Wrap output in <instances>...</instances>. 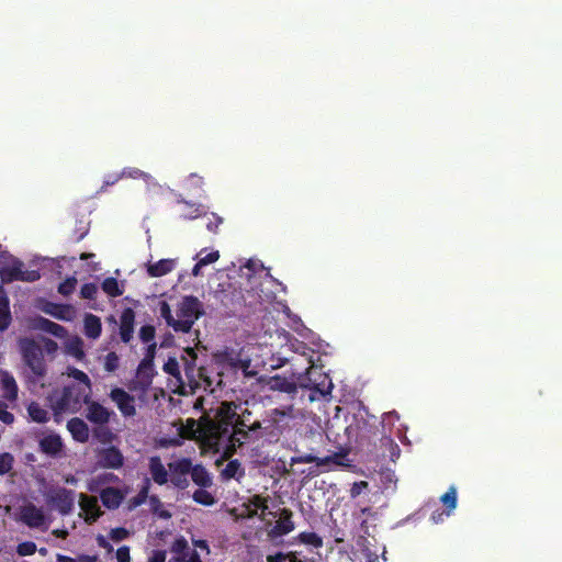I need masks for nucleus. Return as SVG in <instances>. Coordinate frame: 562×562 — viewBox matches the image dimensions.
<instances>
[{"instance_id":"f704fd0d","label":"nucleus","mask_w":562,"mask_h":562,"mask_svg":"<svg viewBox=\"0 0 562 562\" xmlns=\"http://www.w3.org/2000/svg\"><path fill=\"white\" fill-rule=\"evenodd\" d=\"M297 538L301 543L314 549L323 547V539L315 532H301Z\"/></svg>"},{"instance_id":"13d9d810","label":"nucleus","mask_w":562,"mask_h":562,"mask_svg":"<svg viewBox=\"0 0 562 562\" xmlns=\"http://www.w3.org/2000/svg\"><path fill=\"white\" fill-rule=\"evenodd\" d=\"M193 549H196L200 552V555L203 553L205 555L210 554V547L205 540H192Z\"/></svg>"},{"instance_id":"9b49d317","label":"nucleus","mask_w":562,"mask_h":562,"mask_svg":"<svg viewBox=\"0 0 562 562\" xmlns=\"http://www.w3.org/2000/svg\"><path fill=\"white\" fill-rule=\"evenodd\" d=\"M334 419H339L341 416L346 422H367L368 412L361 402H351L342 406H335Z\"/></svg>"},{"instance_id":"e433bc0d","label":"nucleus","mask_w":562,"mask_h":562,"mask_svg":"<svg viewBox=\"0 0 562 562\" xmlns=\"http://www.w3.org/2000/svg\"><path fill=\"white\" fill-rule=\"evenodd\" d=\"M68 375L83 384V386H81V389L85 390L86 394H88L90 392L91 381H90L89 376L83 371L76 369V368H71V369H69Z\"/></svg>"},{"instance_id":"2f4dec72","label":"nucleus","mask_w":562,"mask_h":562,"mask_svg":"<svg viewBox=\"0 0 562 562\" xmlns=\"http://www.w3.org/2000/svg\"><path fill=\"white\" fill-rule=\"evenodd\" d=\"M440 502L447 507L446 515L450 516L457 507V490L454 486L450 488L440 497Z\"/></svg>"},{"instance_id":"6e6d98bb","label":"nucleus","mask_w":562,"mask_h":562,"mask_svg":"<svg viewBox=\"0 0 562 562\" xmlns=\"http://www.w3.org/2000/svg\"><path fill=\"white\" fill-rule=\"evenodd\" d=\"M231 366L235 369H241L244 372V375H248L247 369L250 367V360L249 359H236L231 361Z\"/></svg>"},{"instance_id":"f3484780","label":"nucleus","mask_w":562,"mask_h":562,"mask_svg":"<svg viewBox=\"0 0 562 562\" xmlns=\"http://www.w3.org/2000/svg\"><path fill=\"white\" fill-rule=\"evenodd\" d=\"M294 528L295 526L292 520V512L286 508H283L281 509L280 516L271 530V535L274 537L284 536L293 531Z\"/></svg>"},{"instance_id":"c03bdc74","label":"nucleus","mask_w":562,"mask_h":562,"mask_svg":"<svg viewBox=\"0 0 562 562\" xmlns=\"http://www.w3.org/2000/svg\"><path fill=\"white\" fill-rule=\"evenodd\" d=\"M193 499L196 502V503H200L202 505H206V506H210V505H213L214 504V497L212 496L211 493H209L207 491L205 490H196L193 494Z\"/></svg>"},{"instance_id":"0eeeda50","label":"nucleus","mask_w":562,"mask_h":562,"mask_svg":"<svg viewBox=\"0 0 562 562\" xmlns=\"http://www.w3.org/2000/svg\"><path fill=\"white\" fill-rule=\"evenodd\" d=\"M19 519L30 528L46 530L49 526L44 509L27 503L20 508Z\"/></svg>"},{"instance_id":"a878e982","label":"nucleus","mask_w":562,"mask_h":562,"mask_svg":"<svg viewBox=\"0 0 562 562\" xmlns=\"http://www.w3.org/2000/svg\"><path fill=\"white\" fill-rule=\"evenodd\" d=\"M190 475L192 481L199 486L209 487L212 485V476L202 465H191Z\"/></svg>"},{"instance_id":"4be33fe9","label":"nucleus","mask_w":562,"mask_h":562,"mask_svg":"<svg viewBox=\"0 0 562 562\" xmlns=\"http://www.w3.org/2000/svg\"><path fill=\"white\" fill-rule=\"evenodd\" d=\"M149 471H150V474L153 476V480L157 484L162 485V484L168 482V473H169V471L166 470V468L164 467L160 458L151 457L149 459Z\"/></svg>"},{"instance_id":"f8f14e48","label":"nucleus","mask_w":562,"mask_h":562,"mask_svg":"<svg viewBox=\"0 0 562 562\" xmlns=\"http://www.w3.org/2000/svg\"><path fill=\"white\" fill-rule=\"evenodd\" d=\"M243 507L240 513L243 517L251 518L258 516L261 520H266L267 516L276 517V514L269 510L267 498L259 495L252 496Z\"/></svg>"},{"instance_id":"864d4df0","label":"nucleus","mask_w":562,"mask_h":562,"mask_svg":"<svg viewBox=\"0 0 562 562\" xmlns=\"http://www.w3.org/2000/svg\"><path fill=\"white\" fill-rule=\"evenodd\" d=\"M12 323V316L10 311L0 310V331H4L9 328Z\"/></svg>"},{"instance_id":"20e7f679","label":"nucleus","mask_w":562,"mask_h":562,"mask_svg":"<svg viewBox=\"0 0 562 562\" xmlns=\"http://www.w3.org/2000/svg\"><path fill=\"white\" fill-rule=\"evenodd\" d=\"M44 496L47 505L61 515H68L74 509L76 493L71 490L52 486L45 492Z\"/></svg>"},{"instance_id":"ddd939ff","label":"nucleus","mask_w":562,"mask_h":562,"mask_svg":"<svg viewBox=\"0 0 562 562\" xmlns=\"http://www.w3.org/2000/svg\"><path fill=\"white\" fill-rule=\"evenodd\" d=\"M80 517L85 519L87 524H92L102 515L101 508L95 496H89L80 493L78 495Z\"/></svg>"},{"instance_id":"6ab92c4d","label":"nucleus","mask_w":562,"mask_h":562,"mask_svg":"<svg viewBox=\"0 0 562 562\" xmlns=\"http://www.w3.org/2000/svg\"><path fill=\"white\" fill-rule=\"evenodd\" d=\"M348 449H342L339 452H335L330 456H327L325 458H321L319 460V467H341V468H349L351 467V460L348 459Z\"/></svg>"},{"instance_id":"3c124183","label":"nucleus","mask_w":562,"mask_h":562,"mask_svg":"<svg viewBox=\"0 0 562 562\" xmlns=\"http://www.w3.org/2000/svg\"><path fill=\"white\" fill-rule=\"evenodd\" d=\"M319 460L321 458L313 456V454H304V456H296L292 457L290 460L291 465L296 463H316L319 467Z\"/></svg>"},{"instance_id":"e2e57ef3","label":"nucleus","mask_w":562,"mask_h":562,"mask_svg":"<svg viewBox=\"0 0 562 562\" xmlns=\"http://www.w3.org/2000/svg\"><path fill=\"white\" fill-rule=\"evenodd\" d=\"M116 560L117 562H130V548L126 546L119 548L116 551Z\"/></svg>"},{"instance_id":"69168bd1","label":"nucleus","mask_w":562,"mask_h":562,"mask_svg":"<svg viewBox=\"0 0 562 562\" xmlns=\"http://www.w3.org/2000/svg\"><path fill=\"white\" fill-rule=\"evenodd\" d=\"M368 487V483L364 482V481H360V482H356L353 483L351 490H350V495L351 497H357L358 495H360L362 493V491L364 488Z\"/></svg>"},{"instance_id":"8fccbe9b","label":"nucleus","mask_w":562,"mask_h":562,"mask_svg":"<svg viewBox=\"0 0 562 562\" xmlns=\"http://www.w3.org/2000/svg\"><path fill=\"white\" fill-rule=\"evenodd\" d=\"M155 327L151 325H144L139 329V338L143 342H150L155 338Z\"/></svg>"},{"instance_id":"aec40b11","label":"nucleus","mask_w":562,"mask_h":562,"mask_svg":"<svg viewBox=\"0 0 562 562\" xmlns=\"http://www.w3.org/2000/svg\"><path fill=\"white\" fill-rule=\"evenodd\" d=\"M102 331V324L100 317L93 314H86L83 318V333L90 339H97Z\"/></svg>"},{"instance_id":"c756f323","label":"nucleus","mask_w":562,"mask_h":562,"mask_svg":"<svg viewBox=\"0 0 562 562\" xmlns=\"http://www.w3.org/2000/svg\"><path fill=\"white\" fill-rule=\"evenodd\" d=\"M199 376L202 380L203 389L206 392L214 393L216 391V387H221L222 385V379L221 375H216V382L211 376L206 375V370L204 368L199 369Z\"/></svg>"},{"instance_id":"de8ad7c7","label":"nucleus","mask_w":562,"mask_h":562,"mask_svg":"<svg viewBox=\"0 0 562 562\" xmlns=\"http://www.w3.org/2000/svg\"><path fill=\"white\" fill-rule=\"evenodd\" d=\"M98 293V286L95 283H85L80 289V295L82 299L94 300Z\"/></svg>"},{"instance_id":"ea45409f","label":"nucleus","mask_w":562,"mask_h":562,"mask_svg":"<svg viewBox=\"0 0 562 562\" xmlns=\"http://www.w3.org/2000/svg\"><path fill=\"white\" fill-rule=\"evenodd\" d=\"M267 562H302L294 552L282 553L279 552L274 555H268Z\"/></svg>"},{"instance_id":"bb28decb","label":"nucleus","mask_w":562,"mask_h":562,"mask_svg":"<svg viewBox=\"0 0 562 562\" xmlns=\"http://www.w3.org/2000/svg\"><path fill=\"white\" fill-rule=\"evenodd\" d=\"M268 384L271 390H277L285 393H292L295 391V384L292 381L288 380L286 378L280 375L272 376L269 380Z\"/></svg>"},{"instance_id":"774afa93","label":"nucleus","mask_w":562,"mask_h":562,"mask_svg":"<svg viewBox=\"0 0 562 562\" xmlns=\"http://www.w3.org/2000/svg\"><path fill=\"white\" fill-rule=\"evenodd\" d=\"M120 179H122L121 173H114V175L106 176V178L103 181L102 189H104L105 187L115 184Z\"/></svg>"},{"instance_id":"4c0bfd02","label":"nucleus","mask_w":562,"mask_h":562,"mask_svg":"<svg viewBox=\"0 0 562 562\" xmlns=\"http://www.w3.org/2000/svg\"><path fill=\"white\" fill-rule=\"evenodd\" d=\"M41 323L43 329H45L46 331L50 333L56 337H63L66 331L61 325L54 323L49 319L42 318Z\"/></svg>"},{"instance_id":"4468645a","label":"nucleus","mask_w":562,"mask_h":562,"mask_svg":"<svg viewBox=\"0 0 562 562\" xmlns=\"http://www.w3.org/2000/svg\"><path fill=\"white\" fill-rule=\"evenodd\" d=\"M111 400L125 417L135 415V398L121 387H114L110 393Z\"/></svg>"},{"instance_id":"39448f33","label":"nucleus","mask_w":562,"mask_h":562,"mask_svg":"<svg viewBox=\"0 0 562 562\" xmlns=\"http://www.w3.org/2000/svg\"><path fill=\"white\" fill-rule=\"evenodd\" d=\"M41 278L37 270H24V263L16 259L11 266L0 269V279L2 283H12L14 281L34 282Z\"/></svg>"},{"instance_id":"4d7b16f0","label":"nucleus","mask_w":562,"mask_h":562,"mask_svg":"<svg viewBox=\"0 0 562 562\" xmlns=\"http://www.w3.org/2000/svg\"><path fill=\"white\" fill-rule=\"evenodd\" d=\"M222 223H223L222 217L217 216L216 214H212V218L209 220V222L206 224V228L211 233H217V229Z\"/></svg>"},{"instance_id":"c9c22d12","label":"nucleus","mask_w":562,"mask_h":562,"mask_svg":"<svg viewBox=\"0 0 562 562\" xmlns=\"http://www.w3.org/2000/svg\"><path fill=\"white\" fill-rule=\"evenodd\" d=\"M159 314L166 321L167 325L178 333V327L176 326L177 318L173 317L170 305L166 301L159 302Z\"/></svg>"},{"instance_id":"338daca9","label":"nucleus","mask_w":562,"mask_h":562,"mask_svg":"<svg viewBox=\"0 0 562 562\" xmlns=\"http://www.w3.org/2000/svg\"><path fill=\"white\" fill-rule=\"evenodd\" d=\"M0 310L10 311V301L2 286H0Z\"/></svg>"},{"instance_id":"a211bd4d","label":"nucleus","mask_w":562,"mask_h":562,"mask_svg":"<svg viewBox=\"0 0 562 562\" xmlns=\"http://www.w3.org/2000/svg\"><path fill=\"white\" fill-rule=\"evenodd\" d=\"M1 390L2 397L9 402H13L18 398V384L12 374L3 372L1 375Z\"/></svg>"},{"instance_id":"2eb2a0df","label":"nucleus","mask_w":562,"mask_h":562,"mask_svg":"<svg viewBox=\"0 0 562 562\" xmlns=\"http://www.w3.org/2000/svg\"><path fill=\"white\" fill-rule=\"evenodd\" d=\"M135 312L125 307L120 316V337L125 344L130 342L134 334Z\"/></svg>"},{"instance_id":"58836bf2","label":"nucleus","mask_w":562,"mask_h":562,"mask_svg":"<svg viewBox=\"0 0 562 562\" xmlns=\"http://www.w3.org/2000/svg\"><path fill=\"white\" fill-rule=\"evenodd\" d=\"M121 176L122 178H133V179H144L146 182H148L149 180H151V177L150 175L142 171L140 169L138 168H133V167H128V168H124L122 171H121Z\"/></svg>"},{"instance_id":"dca6fc26","label":"nucleus","mask_w":562,"mask_h":562,"mask_svg":"<svg viewBox=\"0 0 562 562\" xmlns=\"http://www.w3.org/2000/svg\"><path fill=\"white\" fill-rule=\"evenodd\" d=\"M238 406L231 402V403H223L220 409V414L223 416L222 419L218 422H244L240 419V417L237 414ZM176 422H214L207 416H201L199 419L194 418H187L183 420L182 418H178Z\"/></svg>"},{"instance_id":"0e129e2a","label":"nucleus","mask_w":562,"mask_h":562,"mask_svg":"<svg viewBox=\"0 0 562 562\" xmlns=\"http://www.w3.org/2000/svg\"><path fill=\"white\" fill-rule=\"evenodd\" d=\"M218 258H220V252L217 250H215V251L207 254L204 257L199 258V260L201 261V265L207 266L210 263L217 261Z\"/></svg>"},{"instance_id":"393cba45","label":"nucleus","mask_w":562,"mask_h":562,"mask_svg":"<svg viewBox=\"0 0 562 562\" xmlns=\"http://www.w3.org/2000/svg\"><path fill=\"white\" fill-rule=\"evenodd\" d=\"M175 267L176 265L172 259H161L155 263H149L147 266V273L153 278L162 277L171 272Z\"/></svg>"},{"instance_id":"5fc2aeb1","label":"nucleus","mask_w":562,"mask_h":562,"mask_svg":"<svg viewBox=\"0 0 562 562\" xmlns=\"http://www.w3.org/2000/svg\"><path fill=\"white\" fill-rule=\"evenodd\" d=\"M128 537V531L125 528H114L110 531L111 540L119 542Z\"/></svg>"},{"instance_id":"052dcab7","label":"nucleus","mask_w":562,"mask_h":562,"mask_svg":"<svg viewBox=\"0 0 562 562\" xmlns=\"http://www.w3.org/2000/svg\"><path fill=\"white\" fill-rule=\"evenodd\" d=\"M0 422H14V416L8 412V405L0 401Z\"/></svg>"},{"instance_id":"412c9836","label":"nucleus","mask_w":562,"mask_h":562,"mask_svg":"<svg viewBox=\"0 0 562 562\" xmlns=\"http://www.w3.org/2000/svg\"><path fill=\"white\" fill-rule=\"evenodd\" d=\"M99 463L104 468H120L123 463V456L114 448L104 449L100 453Z\"/></svg>"},{"instance_id":"5701e85b","label":"nucleus","mask_w":562,"mask_h":562,"mask_svg":"<svg viewBox=\"0 0 562 562\" xmlns=\"http://www.w3.org/2000/svg\"><path fill=\"white\" fill-rule=\"evenodd\" d=\"M40 446L42 451L46 454L57 456L61 450L63 443L58 435L49 434L41 439Z\"/></svg>"},{"instance_id":"49530a36","label":"nucleus","mask_w":562,"mask_h":562,"mask_svg":"<svg viewBox=\"0 0 562 562\" xmlns=\"http://www.w3.org/2000/svg\"><path fill=\"white\" fill-rule=\"evenodd\" d=\"M12 454L4 452L0 454V475L9 473L13 465Z\"/></svg>"},{"instance_id":"bf43d9fd","label":"nucleus","mask_w":562,"mask_h":562,"mask_svg":"<svg viewBox=\"0 0 562 562\" xmlns=\"http://www.w3.org/2000/svg\"><path fill=\"white\" fill-rule=\"evenodd\" d=\"M193 549H196L200 552V555L203 553L205 555L210 554V547L205 540H192Z\"/></svg>"},{"instance_id":"473e14b6","label":"nucleus","mask_w":562,"mask_h":562,"mask_svg":"<svg viewBox=\"0 0 562 562\" xmlns=\"http://www.w3.org/2000/svg\"><path fill=\"white\" fill-rule=\"evenodd\" d=\"M243 475V469L237 460L229 461L222 470V476L226 480L239 479Z\"/></svg>"},{"instance_id":"c85d7f7f","label":"nucleus","mask_w":562,"mask_h":562,"mask_svg":"<svg viewBox=\"0 0 562 562\" xmlns=\"http://www.w3.org/2000/svg\"><path fill=\"white\" fill-rule=\"evenodd\" d=\"M116 480V476L112 473H103L95 477H92L87 483V488L90 492H98L102 485H105L112 481Z\"/></svg>"},{"instance_id":"1a4fd4ad","label":"nucleus","mask_w":562,"mask_h":562,"mask_svg":"<svg viewBox=\"0 0 562 562\" xmlns=\"http://www.w3.org/2000/svg\"><path fill=\"white\" fill-rule=\"evenodd\" d=\"M191 470V461L189 459H180L169 463L168 481L178 488H186L189 486L188 475Z\"/></svg>"},{"instance_id":"a19ab883","label":"nucleus","mask_w":562,"mask_h":562,"mask_svg":"<svg viewBox=\"0 0 562 562\" xmlns=\"http://www.w3.org/2000/svg\"><path fill=\"white\" fill-rule=\"evenodd\" d=\"M186 210L180 214V217L183 220H193L199 216H201V205L191 204L188 202H184Z\"/></svg>"},{"instance_id":"a18cd8bd","label":"nucleus","mask_w":562,"mask_h":562,"mask_svg":"<svg viewBox=\"0 0 562 562\" xmlns=\"http://www.w3.org/2000/svg\"><path fill=\"white\" fill-rule=\"evenodd\" d=\"M120 366V358L116 352L111 351L105 356L104 370L106 372H114Z\"/></svg>"},{"instance_id":"9d476101","label":"nucleus","mask_w":562,"mask_h":562,"mask_svg":"<svg viewBox=\"0 0 562 562\" xmlns=\"http://www.w3.org/2000/svg\"><path fill=\"white\" fill-rule=\"evenodd\" d=\"M179 426L176 428V436L171 438L161 437L158 440L160 447L180 446L184 437L191 436L196 431L201 432L204 430V426H214L215 424H172Z\"/></svg>"},{"instance_id":"680f3d73","label":"nucleus","mask_w":562,"mask_h":562,"mask_svg":"<svg viewBox=\"0 0 562 562\" xmlns=\"http://www.w3.org/2000/svg\"><path fill=\"white\" fill-rule=\"evenodd\" d=\"M147 562H166V551L153 550L147 559Z\"/></svg>"},{"instance_id":"f03ea898","label":"nucleus","mask_w":562,"mask_h":562,"mask_svg":"<svg viewBox=\"0 0 562 562\" xmlns=\"http://www.w3.org/2000/svg\"><path fill=\"white\" fill-rule=\"evenodd\" d=\"M19 346L22 359L32 373L37 379L44 378L46 375V364L41 345L32 338H23L20 340Z\"/></svg>"},{"instance_id":"37998d69","label":"nucleus","mask_w":562,"mask_h":562,"mask_svg":"<svg viewBox=\"0 0 562 562\" xmlns=\"http://www.w3.org/2000/svg\"><path fill=\"white\" fill-rule=\"evenodd\" d=\"M76 285H77L76 277H68L65 281H63L58 285V292L61 295L67 296V295L71 294L75 291Z\"/></svg>"},{"instance_id":"6e6552de","label":"nucleus","mask_w":562,"mask_h":562,"mask_svg":"<svg viewBox=\"0 0 562 562\" xmlns=\"http://www.w3.org/2000/svg\"><path fill=\"white\" fill-rule=\"evenodd\" d=\"M168 562H203L200 552L193 549L184 537H178L170 546Z\"/></svg>"},{"instance_id":"7c9ffc66","label":"nucleus","mask_w":562,"mask_h":562,"mask_svg":"<svg viewBox=\"0 0 562 562\" xmlns=\"http://www.w3.org/2000/svg\"><path fill=\"white\" fill-rule=\"evenodd\" d=\"M68 430L71 432L75 440L85 442L89 438L88 424H67Z\"/></svg>"},{"instance_id":"7ed1b4c3","label":"nucleus","mask_w":562,"mask_h":562,"mask_svg":"<svg viewBox=\"0 0 562 562\" xmlns=\"http://www.w3.org/2000/svg\"><path fill=\"white\" fill-rule=\"evenodd\" d=\"M203 314L202 304L198 297L187 295L180 302L177 310L178 333H190L195 321Z\"/></svg>"},{"instance_id":"423d86ee","label":"nucleus","mask_w":562,"mask_h":562,"mask_svg":"<svg viewBox=\"0 0 562 562\" xmlns=\"http://www.w3.org/2000/svg\"><path fill=\"white\" fill-rule=\"evenodd\" d=\"M302 386L325 397L331 394L334 385L328 374L324 373L318 368L312 367L306 371V376L302 382Z\"/></svg>"},{"instance_id":"cd10ccee","label":"nucleus","mask_w":562,"mask_h":562,"mask_svg":"<svg viewBox=\"0 0 562 562\" xmlns=\"http://www.w3.org/2000/svg\"><path fill=\"white\" fill-rule=\"evenodd\" d=\"M101 289L111 297H117L123 294V289L120 286L117 280L113 277H108L101 283Z\"/></svg>"},{"instance_id":"72a5a7b5","label":"nucleus","mask_w":562,"mask_h":562,"mask_svg":"<svg viewBox=\"0 0 562 562\" xmlns=\"http://www.w3.org/2000/svg\"><path fill=\"white\" fill-rule=\"evenodd\" d=\"M27 413L32 422H48L47 411L44 409L38 403L32 402L27 406Z\"/></svg>"},{"instance_id":"f257e3e1","label":"nucleus","mask_w":562,"mask_h":562,"mask_svg":"<svg viewBox=\"0 0 562 562\" xmlns=\"http://www.w3.org/2000/svg\"><path fill=\"white\" fill-rule=\"evenodd\" d=\"M88 397L89 395L86 394L80 385L71 384L52 391L47 396V402L55 416V422H58V417L63 414L77 413L82 402L88 405V422H110L112 416L115 417L113 411L98 402H89Z\"/></svg>"},{"instance_id":"79ce46f5","label":"nucleus","mask_w":562,"mask_h":562,"mask_svg":"<svg viewBox=\"0 0 562 562\" xmlns=\"http://www.w3.org/2000/svg\"><path fill=\"white\" fill-rule=\"evenodd\" d=\"M46 312L58 319L66 321V319H69V314L71 312V307L69 305L56 304V305H54L53 311L47 310Z\"/></svg>"},{"instance_id":"b1692460","label":"nucleus","mask_w":562,"mask_h":562,"mask_svg":"<svg viewBox=\"0 0 562 562\" xmlns=\"http://www.w3.org/2000/svg\"><path fill=\"white\" fill-rule=\"evenodd\" d=\"M101 501L105 507L113 509L120 506L124 495L114 487H106L101 491Z\"/></svg>"},{"instance_id":"09e8293b","label":"nucleus","mask_w":562,"mask_h":562,"mask_svg":"<svg viewBox=\"0 0 562 562\" xmlns=\"http://www.w3.org/2000/svg\"><path fill=\"white\" fill-rule=\"evenodd\" d=\"M36 544L32 541H25L18 546L16 552L21 557L32 555L36 552Z\"/></svg>"},{"instance_id":"603ef678","label":"nucleus","mask_w":562,"mask_h":562,"mask_svg":"<svg viewBox=\"0 0 562 562\" xmlns=\"http://www.w3.org/2000/svg\"><path fill=\"white\" fill-rule=\"evenodd\" d=\"M164 370H165V372H167L168 374H170L175 378H179V375H180L179 363L173 358L168 359V361L164 364Z\"/></svg>"}]
</instances>
